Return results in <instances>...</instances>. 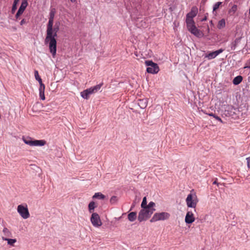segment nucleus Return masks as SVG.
I'll return each mask as SVG.
<instances>
[{"mask_svg": "<svg viewBox=\"0 0 250 250\" xmlns=\"http://www.w3.org/2000/svg\"><path fill=\"white\" fill-rule=\"evenodd\" d=\"M147 205V201H146V197H144L143 199V201L141 204V208H146Z\"/></svg>", "mask_w": 250, "mask_h": 250, "instance_id": "nucleus-30", "label": "nucleus"}, {"mask_svg": "<svg viewBox=\"0 0 250 250\" xmlns=\"http://www.w3.org/2000/svg\"><path fill=\"white\" fill-rule=\"evenodd\" d=\"M195 217L192 211H188L186 215L185 222L186 224H191L195 221Z\"/></svg>", "mask_w": 250, "mask_h": 250, "instance_id": "nucleus-12", "label": "nucleus"}, {"mask_svg": "<svg viewBox=\"0 0 250 250\" xmlns=\"http://www.w3.org/2000/svg\"><path fill=\"white\" fill-rule=\"evenodd\" d=\"M155 209L149 210L146 208H142L139 212L138 219L139 222H142L148 219Z\"/></svg>", "mask_w": 250, "mask_h": 250, "instance_id": "nucleus-5", "label": "nucleus"}, {"mask_svg": "<svg viewBox=\"0 0 250 250\" xmlns=\"http://www.w3.org/2000/svg\"><path fill=\"white\" fill-rule=\"evenodd\" d=\"M198 13V9L196 7H192L191 11L187 15L186 19L193 20Z\"/></svg>", "mask_w": 250, "mask_h": 250, "instance_id": "nucleus-14", "label": "nucleus"}, {"mask_svg": "<svg viewBox=\"0 0 250 250\" xmlns=\"http://www.w3.org/2000/svg\"><path fill=\"white\" fill-rule=\"evenodd\" d=\"M198 199L197 197L196 193L192 189L190 191L186 199V202L188 208H195L197 203H198Z\"/></svg>", "mask_w": 250, "mask_h": 250, "instance_id": "nucleus-3", "label": "nucleus"}, {"mask_svg": "<svg viewBox=\"0 0 250 250\" xmlns=\"http://www.w3.org/2000/svg\"><path fill=\"white\" fill-rule=\"evenodd\" d=\"M102 85V84H99L83 90L81 92V96L83 99H88L90 95L97 92L101 89Z\"/></svg>", "mask_w": 250, "mask_h": 250, "instance_id": "nucleus-6", "label": "nucleus"}, {"mask_svg": "<svg viewBox=\"0 0 250 250\" xmlns=\"http://www.w3.org/2000/svg\"><path fill=\"white\" fill-rule=\"evenodd\" d=\"M223 115L226 117H231L235 120L240 118V116H242V114H241L239 109L229 105H226L225 107Z\"/></svg>", "mask_w": 250, "mask_h": 250, "instance_id": "nucleus-2", "label": "nucleus"}, {"mask_svg": "<svg viewBox=\"0 0 250 250\" xmlns=\"http://www.w3.org/2000/svg\"><path fill=\"white\" fill-rule=\"evenodd\" d=\"M241 38H236L233 42H232L230 44V47L231 50H235L237 44L240 42Z\"/></svg>", "mask_w": 250, "mask_h": 250, "instance_id": "nucleus-20", "label": "nucleus"}, {"mask_svg": "<svg viewBox=\"0 0 250 250\" xmlns=\"http://www.w3.org/2000/svg\"><path fill=\"white\" fill-rule=\"evenodd\" d=\"M147 103L146 99H140L138 100V104L141 108L144 109L147 106Z\"/></svg>", "mask_w": 250, "mask_h": 250, "instance_id": "nucleus-17", "label": "nucleus"}, {"mask_svg": "<svg viewBox=\"0 0 250 250\" xmlns=\"http://www.w3.org/2000/svg\"><path fill=\"white\" fill-rule=\"evenodd\" d=\"M134 206V205H133V207H131V209H132V208H133V207Z\"/></svg>", "mask_w": 250, "mask_h": 250, "instance_id": "nucleus-43", "label": "nucleus"}, {"mask_svg": "<svg viewBox=\"0 0 250 250\" xmlns=\"http://www.w3.org/2000/svg\"><path fill=\"white\" fill-rule=\"evenodd\" d=\"M55 9L51 10L48 22L47 24L46 37L44 43L48 45L50 53L55 57L57 51V37L60 29V22H56L53 27L54 19L55 15Z\"/></svg>", "mask_w": 250, "mask_h": 250, "instance_id": "nucleus-1", "label": "nucleus"}, {"mask_svg": "<svg viewBox=\"0 0 250 250\" xmlns=\"http://www.w3.org/2000/svg\"><path fill=\"white\" fill-rule=\"evenodd\" d=\"M242 80L243 78L241 76H238L233 79V83L234 85H238L242 82Z\"/></svg>", "mask_w": 250, "mask_h": 250, "instance_id": "nucleus-22", "label": "nucleus"}, {"mask_svg": "<svg viewBox=\"0 0 250 250\" xmlns=\"http://www.w3.org/2000/svg\"><path fill=\"white\" fill-rule=\"evenodd\" d=\"M44 90H45V85L44 84L40 85V87L39 89V96L40 98L42 100H44L45 99V95H44Z\"/></svg>", "mask_w": 250, "mask_h": 250, "instance_id": "nucleus-16", "label": "nucleus"}, {"mask_svg": "<svg viewBox=\"0 0 250 250\" xmlns=\"http://www.w3.org/2000/svg\"><path fill=\"white\" fill-rule=\"evenodd\" d=\"M223 51H224L223 49H220L215 51L210 52L208 54H206L205 56V58H208V60L213 59L215 58L216 57H217L219 54L222 53L223 52Z\"/></svg>", "mask_w": 250, "mask_h": 250, "instance_id": "nucleus-13", "label": "nucleus"}, {"mask_svg": "<svg viewBox=\"0 0 250 250\" xmlns=\"http://www.w3.org/2000/svg\"><path fill=\"white\" fill-rule=\"evenodd\" d=\"M28 5L27 0H22L21 5L15 15V18L17 20L22 14Z\"/></svg>", "mask_w": 250, "mask_h": 250, "instance_id": "nucleus-11", "label": "nucleus"}, {"mask_svg": "<svg viewBox=\"0 0 250 250\" xmlns=\"http://www.w3.org/2000/svg\"><path fill=\"white\" fill-rule=\"evenodd\" d=\"M191 34H193L195 36L197 37H202L203 35L202 33L198 30L196 26L194 27L191 28L190 30H188Z\"/></svg>", "mask_w": 250, "mask_h": 250, "instance_id": "nucleus-15", "label": "nucleus"}, {"mask_svg": "<svg viewBox=\"0 0 250 250\" xmlns=\"http://www.w3.org/2000/svg\"><path fill=\"white\" fill-rule=\"evenodd\" d=\"M247 166L248 167V168H250V163L249 162H247Z\"/></svg>", "mask_w": 250, "mask_h": 250, "instance_id": "nucleus-40", "label": "nucleus"}, {"mask_svg": "<svg viewBox=\"0 0 250 250\" xmlns=\"http://www.w3.org/2000/svg\"><path fill=\"white\" fill-rule=\"evenodd\" d=\"M71 2H75L76 0H70Z\"/></svg>", "mask_w": 250, "mask_h": 250, "instance_id": "nucleus-42", "label": "nucleus"}, {"mask_svg": "<svg viewBox=\"0 0 250 250\" xmlns=\"http://www.w3.org/2000/svg\"><path fill=\"white\" fill-rule=\"evenodd\" d=\"M246 160L247 162H249V163H250V157L247 158Z\"/></svg>", "mask_w": 250, "mask_h": 250, "instance_id": "nucleus-39", "label": "nucleus"}, {"mask_svg": "<svg viewBox=\"0 0 250 250\" xmlns=\"http://www.w3.org/2000/svg\"><path fill=\"white\" fill-rule=\"evenodd\" d=\"M17 211L24 219L29 218L30 216L27 205H19L17 207Z\"/></svg>", "mask_w": 250, "mask_h": 250, "instance_id": "nucleus-10", "label": "nucleus"}, {"mask_svg": "<svg viewBox=\"0 0 250 250\" xmlns=\"http://www.w3.org/2000/svg\"><path fill=\"white\" fill-rule=\"evenodd\" d=\"M221 4H222V2H217L216 3H215V4L213 5V11H216L219 7V6L221 5Z\"/></svg>", "mask_w": 250, "mask_h": 250, "instance_id": "nucleus-32", "label": "nucleus"}, {"mask_svg": "<svg viewBox=\"0 0 250 250\" xmlns=\"http://www.w3.org/2000/svg\"><path fill=\"white\" fill-rule=\"evenodd\" d=\"M206 20H207V18H206V17H205V18H204L202 20V21H206Z\"/></svg>", "mask_w": 250, "mask_h": 250, "instance_id": "nucleus-41", "label": "nucleus"}, {"mask_svg": "<svg viewBox=\"0 0 250 250\" xmlns=\"http://www.w3.org/2000/svg\"><path fill=\"white\" fill-rule=\"evenodd\" d=\"M118 201V198L116 196H113L110 199V203L112 205H115Z\"/></svg>", "mask_w": 250, "mask_h": 250, "instance_id": "nucleus-28", "label": "nucleus"}, {"mask_svg": "<svg viewBox=\"0 0 250 250\" xmlns=\"http://www.w3.org/2000/svg\"><path fill=\"white\" fill-rule=\"evenodd\" d=\"M90 222L95 228H100L103 224L99 215L96 212L92 213Z\"/></svg>", "mask_w": 250, "mask_h": 250, "instance_id": "nucleus-9", "label": "nucleus"}, {"mask_svg": "<svg viewBox=\"0 0 250 250\" xmlns=\"http://www.w3.org/2000/svg\"><path fill=\"white\" fill-rule=\"evenodd\" d=\"M237 5H233L232 7H231V9L229 10V12L232 13L233 14L234 13L236 12V11L237 10Z\"/></svg>", "mask_w": 250, "mask_h": 250, "instance_id": "nucleus-33", "label": "nucleus"}, {"mask_svg": "<svg viewBox=\"0 0 250 250\" xmlns=\"http://www.w3.org/2000/svg\"><path fill=\"white\" fill-rule=\"evenodd\" d=\"M17 8V4L13 3V5H12V10H11L12 13H14L15 12Z\"/></svg>", "mask_w": 250, "mask_h": 250, "instance_id": "nucleus-34", "label": "nucleus"}, {"mask_svg": "<svg viewBox=\"0 0 250 250\" xmlns=\"http://www.w3.org/2000/svg\"><path fill=\"white\" fill-rule=\"evenodd\" d=\"M93 198L104 199L105 198V196L101 192H97L93 196Z\"/></svg>", "mask_w": 250, "mask_h": 250, "instance_id": "nucleus-25", "label": "nucleus"}, {"mask_svg": "<svg viewBox=\"0 0 250 250\" xmlns=\"http://www.w3.org/2000/svg\"><path fill=\"white\" fill-rule=\"evenodd\" d=\"M145 64L147 66V72L151 74H157L159 71V67L158 64L153 62L152 61H146Z\"/></svg>", "mask_w": 250, "mask_h": 250, "instance_id": "nucleus-8", "label": "nucleus"}, {"mask_svg": "<svg viewBox=\"0 0 250 250\" xmlns=\"http://www.w3.org/2000/svg\"><path fill=\"white\" fill-rule=\"evenodd\" d=\"M22 140L25 144L31 146H42L46 144V141L44 140H33L29 137L23 136Z\"/></svg>", "mask_w": 250, "mask_h": 250, "instance_id": "nucleus-4", "label": "nucleus"}, {"mask_svg": "<svg viewBox=\"0 0 250 250\" xmlns=\"http://www.w3.org/2000/svg\"><path fill=\"white\" fill-rule=\"evenodd\" d=\"M208 115L209 116H212V117H214L215 119H216L217 120L219 121V122H220L221 123H223V121H222V120H221V119L219 117H218V116H217L215 115V114H213V113H209V114H208Z\"/></svg>", "mask_w": 250, "mask_h": 250, "instance_id": "nucleus-31", "label": "nucleus"}, {"mask_svg": "<svg viewBox=\"0 0 250 250\" xmlns=\"http://www.w3.org/2000/svg\"><path fill=\"white\" fill-rule=\"evenodd\" d=\"M128 219L130 222L134 221L137 218V214L135 212H131L128 214Z\"/></svg>", "mask_w": 250, "mask_h": 250, "instance_id": "nucleus-19", "label": "nucleus"}, {"mask_svg": "<svg viewBox=\"0 0 250 250\" xmlns=\"http://www.w3.org/2000/svg\"><path fill=\"white\" fill-rule=\"evenodd\" d=\"M155 206V204L153 202H150L147 205L146 208L149 210L155 209L154 207Z\"/></svg>", "mask_w": 250, "mask_h": 250, "instance_id": "nucleus-29", "label": "nucleus"}, {"mask_svg": "<svg viewBox=\"0 0 250 250\" xmlns=\"http://www.w3.org/2000/svg\"><path fill=\"white\" fill-rule=\"evenodd\" d=\"M213 184H214V185H217L218 186L219 184L216 181H215L213 182Z\"/></svg>", "mask_w": 250, "mask_h": 250, "instance_id": "nucleus-38", "label": "nucleus"}, {"mask_svg": "<svg viewBox=\"0 0 250 250\" xmlns=\"http://www.w3.org/2000/svg\"><path fill=\"white\" fill-rule=\"evenodd\" d=\"M186 23L188 30L195 26L193 20L186 19Z\"/></svg>", "mask_w": 250, "mask_h": 250, "instance_id": "nucleus-18", "label": "nucleus"}, {"mask_svg": "<svg viewBox=\"0 0 250 250\" xmlns=\"http://www.w3.org/2000/svg\"><path fill=\"white\" fill-rule=\"evenodd\" d=\"M96 208L95 203L93 201H91L88 205V210L90 213H93V211Z\"/></svg>", "mask_w": 250, "mask_h": 250, "instance_id": "nucleus-23", "label": "nucleus"}, {"mask_svg": "<svg viewBox=\"0 0 250 250\" xmlns=\"http://www.w3.org/2000/svg\"><path fill=\"white\" fill-rule=\"evenodd\" d=\"M226 25L225 20L224 19H222L219 21L217 27L219 29H222L225 27Z\"/></svg>", "mask_w": 250, "mask_h": 250, "instance_id": "nucleus-26", "label": "nucleus"}, {"mask_svg": "<svg viewBox=\"0 0 250 250\" xmlns=\"http://www.w3.org/2000/svg\"><path fill=\"white\" fill-rule=\"evenodd\" d=\"M248 63L249 64V65H247V66H245L244 67V68H250V59L249 60V61L248 62Z\"/></svg>", "mask_w": 250, "mask_h": 250, "instance_id": "nucleus-36", "label": "nucleus"}, {"mask_svg": "<svg viewBox=\"0 0 250 250\" xmlns=\"http://www.w3.org/2000/svg\"><path fill=\"white\" fill-rule=\"evenodd\" d=\"M35 77L37 81L39 83L40 85L43 84V83L42 82V79L39 75V73L37 70L35 71Z\"/></svg>", "mask_w": 250, "mask_h": 250, "instance_id": "nucleus-27", "label": "nucleus"}, {"mask_svg": "<svg viewBox=\"0 0 250 250\" xmlns=\"http://www.w3.org/2000/svg\"><path fill=\"white\" fill-rule=\"evenodd\" d=\"M26 23V21L25 19H22L21 22H20V25H23V24H25Z\"/></svg>", "mask_w": 250, "mask_h": 250, "instance_id": "nucleus-35", "label": "nucleus"}, {"mask_svg": "<svg viewBox=\"0 0 250 250\" xmlns=\"http://www.w3.org/2000/svg\"><path fill=\"white\" fill-rule=\"evenodd\" d=\"M4 235L6 237H10L12 236V233L9 230L6 228H4L2 230Z\"/></svg>", "mask_w": 250, "mask_h": 250, "instance_id": "nucleus-24", "label": "nucleus"}, {"mask_svg": "<svg viewBox=\"0 0 250 250\" xmlns=\"http://www.w3.org/2000/svg\"><path fill=\"white\" fill-rule=\"evenodd\" d=\"M170 217V214L166 212L155 213L152 218L150 219V222H154L158 221H163L168 219Z\"/></svg>", "mask_w": 250, "mask_h": 250, "instance_id": "nucleus-7", "label": "nucleus"}, {"mask_svg": "<svg viewBox=\"0 0 250 250\" xmlns=\"http://www.w3.org/2000/svg\"><path fill=\"white\" fill-rule=\"evenodd\" d=\"M2 239L7 241V244L12 246H13L14 244L17 242L16 239H9L4 237H2Z\"/></svg>", "mask_w": 250, "mask_h": 250, "instance_id": "nucleus-21", "label": "nucleus"}, {"mask_svg": "<svg viewBox=\"0 0 250 250\" xmlns=\"http://www.w3.org/2000/svg\"><path fill=\"white\" fill-rule=\"evenodd\" d=\"M19 1H20V0H14L13 3L18 4L19 2Z\"/></svg>", "mask_w": 250, "mask_h": 250, "instance_id": "nucleus-37", "label": "nucleus"}]
</instances>
